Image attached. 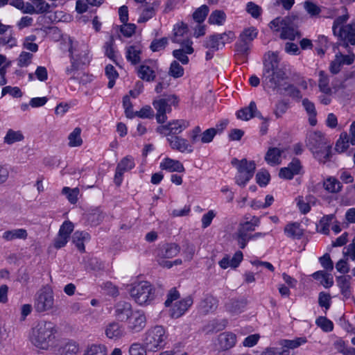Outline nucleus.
<instances>
[{
  "instance_id": "nucleus-1",
  "label": "nucleus",
  "mask_w": 355,
  "mask_h": 355,
  "mask_svg": "<svg viewBox=\"0 0 355 355\" xmlns=\"http://www.w3.org/2000/svg\"><path fill=\"white\" fill-rule=\"evenodd\" d=\"M287 78L286 66L280 63L277 53H267L263 60V86L300 101L302 98L301 92L294 85L285 83Z\"/></svg>"
},
{
  "instance_id": "nucleus-2",
  "label": "nucleus",
  "mask_w": 355,
  "mask_h": 355,
  "mask_svg": "<svg viewBox=\"0 0 355 355\" xmlns=\"http://www.w3.org/2000/svg\"><path fill=\"white\" fill-rule=\"evenodd\" d=\"M29 340L33 346L39 349L55 350L60 341L56 325L51 322H39L31 329Z\"/></svg>"
},
{
  "instance_id": "nucleus-3",
  "label": "nucleus",
  "mask_w": 355,
  "mask_h": 355,
  "mask_svg": "<svg viewBox=\"0 0 355 355\" xmlns=\"http://www.w3.org/2000/svg\"><path fill=\"white\" fill-rule=\"evenodd\" d=\"M270 27L274 31H281L280 38L294 40L301 36L298 31V19L296 16H288L284 18L277 17L270 23Z\"/></svg>"
},
{
  "instance_id": "nucleus-4",
  "label": "nucleus",
  "mask_w": 355,
  "mask_h": 355,
  "mask_svg": "<svg viewBox=\"0 0 355 355\" xmlns=\"http://www.w3.org/2000/svg\"><path fill=\"white\" fill-rule=\"evenodd\" d=\"M143 337L146 349L150 352H157L165 346L168 336L162 326L156 325L147 330Z\"/></svg>"
},
{
  "instance_id": "nucleus-5",
  "label": "nucleus",
  "mask_w": 355,
  "mask_h": 355,
  "mask_svg": "<svg viewBox=\"0 0 355 355\" xmlns=\"http://www.w3.org/2000/svg\"><path fill=\"white\" fill-rule=\"evenodd\" d=\"M130 294L137 304L147 305L155 298V289L149 282H141L132 286Z\"/></svg>"
},
{
  "instance_id": "nucleus-6",
  "label": "nucleus",
  "mask_w": 355,
  "mask_h": 355,
  "mask_svg": "<svg viewBox=\"0 0 355 355\" xmlns=\"http://www.w3.org/2000/svg\"><path fill=\"white\" fill-rule=\"evenodd\" d=\"M116 318L118 320L125 321L128 329L133 333L140 332L146 325V317L144 312H118Z\"/></svg>"
},
{
  "instance_id": "nucleus-7",
  "label": "nucleus",
  "mask_w": 355,
  "mask_h": 355,
  "mask_svg": "<svg viewBox=\"0 0 355 355\" xmlns=\"http://www.w3.org/2000/svg\"><path fill=\"white\" fill-rule=\"evenodd\" d=\"M193 303L191 296L180 298V294L175 287L171 288L164 302L166 308L172 309V311H188Z\"/></svg>"
},
{
  "instance_id": "nucleus-8",
  "label": "nucleus",
  "mask_w": 355,
  "mask_h": 355,
  "mask_svg": "<svg viewBox=\"0 0 355 355\" xmlns=\"http://www.w3.org/2000/svg\"><path fill=\"white\" fill-rule=\"evenodd\" d=\"M176 96L170 95L167 98L154 101L153 105L157 110L156 119L157 123H164L167 120L166 114L171 111V106L178 104Z\"/></svg>"
},
{
  "instance_id": "nucleus-9",
  "label": "nucleus",
  "mask_w": 355,
  "mask_h": 355,
  "mask_svg": "<svg viewBox=\"0 0 355 355\" xmlns=\"http://www.w3.org/2000/svg\"><path fill=\"white\" fill-rule=\"evenodd\" d=\"M34 307L36 311H49L54 308L53 291L49 287L44 286L37 292Z\"/></svg>"
},
{
  "instance_id": "nucleus-10",
  "label": "nucleus",
  "mask_w": 355,
  "mask_h": 355,
  "mask_svg": "<svg viewBox=\"0 0 355 355\" xmlns=\"http://www.w3.org/2000/svg\"><path fill=\"white\" fill-rule=\"evenodd\" d=\"M256 168L254 161H248L246 159L240 160L239 166H237L238 175L236 176V183L244 187L253 177Z\"/></svg>"
},
{
  "instance_id": "nucleus-11",
  "label": "nucleus",
  "mask_w": 355,
  "mask_h": 355,
  "mask_svg": "<svg viewBox=\"0 0 355 355\" xmlns=\"http://www.w3.org/2000/svg\"><path fill=\"white\" fill-rule=\"evenodd\" d=\"M190 125L189 122L184 119L173 120L166 125H159L156 131L164 136L171 137L178 136L184 130Z\"/></svg>"
},
{
  "instance_id": "nucleus-12",
  "label": "nucleus",
  "mask_w": 355,
  "mask_h": 355,
  "mask_svg": "<svg viewBox=\"0 0 355 355\" xmlns=\"http://www.w3.org/2000/svg\"><path fill=\"white\" fill-rule=\"evenodd\" d=\"M134 159L130 157L123 158L117 164L114 182L116 186H120L123 181V175L135 167Z\"/></svg>"
},
{
  "instance_id": "nucleus-13",
  "label": "nucleus",
  "mask_w": 355,
  "mask_h": 355,
  "mask_svg": "<svg viewBox=\"0 0 355 355\" xmlns=\"http://www.w3.org/2000/svg\"><path fill=\"white\" fill-rule=\"evenodd\" d=\"M337 35L343 42L344 47L347 48L349 44L355 45V23L340 27Z\"/></svg>"
},
{
  "instance_id": "nucleus-14",
  "label": "nucleus",
  "mask_w": 355,
  "mask_h": 355,
  "mask_svg": "<svg viewBox=\"0 0 355 355\" xmlns=\"http://www.w3.org/2000/svg\"><path fill=\"white\" fill-rule=\"evenodd\" d=\"M171 148L173 150L180 153H191L193 151L192 144H189L187 139L179 136H171L167 137Z\"/></svg>"
},
{
  "instance_id": "nucleus-15",
  "label": "nucleus",
  "mask_w": 355,
  "mask_h": 355,
  "mask_svg": "<svg viewBox=\"0 0 355 355\" xmlns=\"http://www.w3.org/2000/svg\"><path fill=\"white\" fill-rule=\"evenodd\" d=\"M192 44V41L191 40H187L185 44H181L182 48L175 49L173 51V57L179 60L182 64H187L189 62L187 54H191L193 53Z\"/></svg>"
},
{
  "instance_id": "nucleus-16",
  "label": "nucleus",
  "mask_w": 355,
  "mask_h": 355,
  "mask_svg": "<svg viewBox=\"0 0 355 355\" xmlns=\"http://www.w3.org/2000/svg\"><path fill=\"white\" fill-rule=\"evenodd\" d=\"M69 57H70V61H71V65L69 67H67L65 70V73L67 76H70L71 79H78V71L81 69L82 68L79 66L78 63V60L76 58V57L73 55V41L71 38H69Z\"/></svg>"
},
{
  "instance_id": "nucleus-17",
  "label": "nucleus",
  "mask_w": 355,
  "mask_h": 355,
  "mask_svg": "<svg viewBox=\"0 0 355 355\" xmlns=\"http://www.w3.org/2000/svg\"><path fill=\"white\" fill-rule=\"evenodd\" d=\"M180 251V247L176 243H166L157 249V257L161 259H171L175 257Z\"/></svg>"
},
{
  "instance_id": "nucleus-18",
  "label": "nucleus",
  "mask_w": 355,
  "mask_h": 355,
  "mask_svg": "<svg viewBox=\"0 0 355 355\" xmlns=\"http://www.w3.org/2000/svg\"><path fill=\"white\" fill-rule=\"evenodd\" d=\"M236 116L244 121H248L253 117L263 119L260 112L257 110V105L254 101H251L248 107L239 110L236 112Z\"/></svg>"
},
{
  "instance_id": "nucleus-19",
  "label": "nucleus",
  "mask_w": 355,
  "mask_h": 355,
  "mask_svg": "<svg viewBox=\"0 0 355 355\" xmlns=\"http://www.w3.org/2000/svg\"><path fill=\"white\" fill-rule=\"evenodd\" d=\"M236 343V336L232 332H223L218 336V345L220 350H227L233 347Z\"/></svg>"
},
{
  "instance_id": "nucleus-20",
  "label": "nucleus",
  "mask_w": 355,
  "mask_h": 355,
  "mask_svg": "<svg viewBox=\"0 0 355 355\" xmlns=\"http://www.w3.org/2000/svg\"><path fill=\"white\" fill-rule=\"evenodd\" d=\"M307 145L312 151L327 146L325 139L320 132L310 133L307 137Z\"/></svg>"
},
{
  "instance_id": "nucleus-21",
  "label": "nucleus",
  "mask_w": 355,
  "mask_h": 355,
  "mask_svg": "<svg viewBox=\"0 0 355 355\" xmlns=\"http://www.w3.org/2000/svg\"><path fill=\"white\" fill-rule=\"evenodd\" d=\"M174 35L171 40L174 43L183 44L189 40L187 36L188 26L186 24L182 23L181 25H177L173 28Z\"/></svg>"
},
{
  "instance_id": "nucleus-22",
  "label": "nucleus",
  "mask_w": 355,
  "mask_h": 355,
  "mask_svg": "<svg viewBox=\"0 0 355 355\" xmlns=\"http://www.w3.org/2000/svg\"><path fill=\"white\" fill-rule=\"evenodd\" d=\"M137 74L139 78L146 82H152L155 80L156 77L154 67L146 63H144L139 67Z\"/></svg>"
},
{
  "instance_id": "nucleus-23",
  "label": "nucleus",
  "mask_w": 355,
  "mask_h": 355,
  "mask_svg": "<svg viewBox=\"0 0 355 355\" xmlns=\"http://www.w3.org/2000/svg\"><path fill=\"white\" fill-rule=\"evenodd\" d=\"M73 55L77 58L78 63L81 68L90 62L91 58L89 55L87 47L84 44L80 45L78 49L73 46Z\"/></svg>"
},
{
  "instance_id": "nucleus-24",
  "label": "nucleus",
  "mask_w": 355,
  "mask_h": 355,
  "mask_svg": "<svg viewBox=\"0 0 355 355\" xmlns=\"http://www.w3.org/2000/svg\"><path fill=\"white\" fill-rule=\"evenodd\" d=\"M160 168L169 172H184V167L178 160L166 158L160 163Z\"/></svg>"
},
{
  "instance_id": "nucleus-25",
  "label": "nucleus",
  "mask_w": 355,
  "mask_h": 355,
  "mask_svg": "<svg viewBox=\"0 0 355 355\" xmlns=\"http://www.w3.org/2000/svg\"><path fill=\"white\" fill-rule=\"evenodd\" d=\"M91 239L89 234L85 231H76L72 236V242L81 252H85L84 242L89 241Z\"/></svg>"
},
{
  "instance_id": "nucleus-26",
  "label": "nucleus",
  "mask_w": 355,
  "mask_h": 355,
  "mask_svg": "<svg viewBox=\"0 0 355 355\" xmlns=\"http://www.w3.org/2000/svg\"><path fill=\"white\" fill-rule=\"evenodd\" d=\"M27 231L23 228L7 230L2 234V239L6 241H11L15 239L25 240L27 239Z\"/></svg>"
},
{
  "instance_id": "nucleus-27",
  "label": "nucleus",
  "mask_w": 355,
  "mask_h": 355,
  "mask_svg": "<svg viewBox=\"0 0 355 355\" xmlns=\"http://www.w3.org/2000/svg\"><path fill=\"white\" fill-rule=\"evenodd\" d=\"M123 334V330L117 322L109 324L105 329V335L110 339H118Z\"/></svg>"
},
{
  "instance_id": "nucleus-28",
  "label": "nucleus",
  "mask_w": 355,
  "mask_h": 355,
  "mask_svg": "<svg viewBox=\"0 0 355 355\" xmlns=\"http://www.w3.org/2000/svg\"><path fill=\"white\" fill-rule=\"evenodd\" d=\"M284 233L288 237L292 238L293 239H299L303 235V231L300 228V225L297 223H292L288 224L284 227Z\"/></svg>"
},
{
  "instance_id": "nucleus-29",
  "label": "nucleus",
  "mask_w": 355,
  "mask_h": 355,
  "mask_svg": "<svg viewBox=\"0 0 355 355\" xmlns=\"http://www.w3.org/2000/svg\"><path fill=\"white\" fill-rule=\"evenodd\" d=\"M227 319H215L209 322L205 329L207 332H218L223 330L227 325Z\"/></svg>"
},
{
  "instance_id": "nucleus-30",
  "label": "nucleus",
  "mask_w": 355,
  "mask_h": 355,
  "mask_svg": "<svg viewBox=\"0 0 355 355\" xmlns=\"http://www.w3.org/2000/svg\"><path fill=\"white\" fill-rule=\"evenodd\" d=\"M57 355H76L78 351V345L74 343H67L64 345H58L55 350Z\"/></svg>"
},
{
  "instance_id": "nucleus-31",
  "label": "nucleus",
  "mask_w": 355,
  "mask_h": 355,
  "mask_svg": "<svg viewBox=\"0 0 355 355\" xmlns=\"http://www.w3.org/2000/svg\"><path fill=\"white\" fill-rule=\"evenodd\" d=\"M302 105L309 116V123L313 126L315 125L317 123V112L314 103L310 101L308 98H304L302 100Z\"/></svg>"
},
{
  "instance_id": "nucleus-32",
  "label": "nucleus",
  "mask_w": 355,
  "mask_h": 355,
  "mask_svg": "<svg viewBox=\"0 0 355 355\" xmlns=\"http://www.w3.org/2000/svg\"><path fill=\"white\" fill-rule=\"evenodd\" d=\"M282 153V151L278 148H270L266 154L265 160L271 165L279 164Z\"/></svg>"
},
{
  "instance_id": "nucleus-33",
  "label": "nucleus",
  "mask_w": 355,
  "mask_h": 355,
  "mask_svg": "<svg viewBox=\"0 0 355 355\" xmlns=\"http://www.w3.org/2000/svg\"><path fill=\"white\" fill-rule=\"evenodd\" d=\"M306 342L307 340L305 337H299L294 340L282 339L279 340V345L282 347L288 348L291 350L299 347Z\"/></svg>"
},
{
  "instance_id": "nucleus-34",
  "label": "nucleus",
  "mask_w": 355,
  "mask_h": 355,
  "mask_svg": "<svg viewBox=\"0 0 355 355\" xmlns=\"http://www.w3.org/2000/svg\"><path fill=\"white\" fill-rule=\"evenodd\" d=\"M252 45L248 42L238 39L237 42L234 44L235 52L237 55L242 56L243 58H247L250 53Z\"/></svg>"
},
{
  "instance_id": "nucleus-35",
  "label": "nucleus",
  "mask_w": 355,
  "mask_h": 355,
  "mask_svg": "<svg viewBox=\"0 0 355 355\" xmlns=\"http://www.w3.org/2000/svg\"><path fill=\"white\" fill-rule=\"evenodd\" d=\"M140 54L141 51L135 46H130L126 49V59L134 65L140 62Z\"/></svg>"
},
{
  "instance_id": "nucleus-36",
  "label": "nucleus",
  "mask_w": 355,
  "mask_h": 355,
  "mask_svg": "<svg viewBox=\"0 0 355 355\" xmlns=\"http://www.w3.org/2000/svg\"><path fill=\"white\" fill-rule=\"evenodd\" d=\"M315 204V198L313 196H309L306 198V200L303 198H299L297 201V207L300 212L306 214L309 212L311 206Z\"/></svg>"
},
{
  "instance_id": "nucleus-37",
  "label": "nucleus",
  "mask_w": 355,
  "mask_h": 355,
  "mask_svg": "<svg viewBox=\"0 0 355 355\" xmlns=\"http://www.w3.org/2000/svg\"><path fill=\"white\" fill-rule=\"evenodd\" d=\"M250 236V233H248L238 227V230L235 233V239L236 240L240 248L244 249L246 247L248 241L251 240Z\"/></svg>"
},
{
  "instance_id": "nucleus-38",
  "label": "nucleus",
  "mask_w": 355,
  "mask_h": 355,
  "mask_svg": "<svg viewBox=\"0 0 355 355\" xmlns=\"http://www.w3.org/2000/svg\"><path fill=\"white\" fill-rule=\"evenodd\" d=\"M258 31L256 28L251 26L245 28L240 34L239 38L252 45V41L257 37Z\"/></svg>"
},
{
  "instance_id": "nucleus-39",
  "label": "nucleus",
  "mask_w": 355,
  "mask_h": 355,
  "mask_svg": "<svg viewBox=\"0 0 355 355\" xmlns=\"http://www.w3.org/2000/svg\"><path fill=\"white\" fill-rule=\"evenodd\" d=\"M24 138V137L21 131H15L12 129H9L4 137V142L10 145L15 142L22 141Z\"/></svg>"
},
{
  "instance_id": "nucleus-40",
  "label": "nucleus",
  "mask_w": 355,
  "mask_h": 355,
  "mask_svg": "<svg viewBox=\"0 0 355 355\" xmlns=\"http://www.w3.org/2000/svg\"><path fill=\"white\" fill-rule=\"evenodd\" d=\"M349 144L350 141L348 134L346 132H343L340 134V138L336 141L335 150L338 153H343L348 148Z\"/></svg>"
},
{
  "instance_id": "nucleus-41",
  "label": "nucleus",
  "mask_w": 355,
  "mask_h": 355,
  "mask_svg": "<svg viewBox=\"0 0 355 355\" xmlns=\"http://www.w3.org/2000/svg\"><path fill=\"white\" fill-rule=\"evenodd\" d=\"M312 152L315 158L320 162L325 163L327 161L329 160L331 157V147L329 146L317 149Z\"/></svg>"
},
{
  "instance_id": "nucleus-42",
  "label": "nucleus",
  "mask_w": 355,
  "mask_h": 355,
  "mask_svg": "<svg viewBox=\"0 0 355 355\" xmlns=\"http://www.w3.org/2000/svg\"><path fill=\"white\" fill-rule=\"evenodd\" d=\"M329 80L327 74L324 71L319 72L318 86L322 92L325 94L331 93V89L329 86Z\"/></svg>"
},
{
  "instance_id": "nucleus-43",
  "label": "nucleus",
  "mask_w": 355,
  "mask_h": 355,
  "mask_svg": "<svg viewBox=\"0 0 355 355\" xmlns=\"http://www.w3.org/2000/svg\"><path fill=\"white\" fill-rule=\"evenodd\" d=\"M81 129L76 128L68 136L69 146L70 147L80 146L83 144V139L80 137Z\"/></svg>"
},
{
  "instance_id": "nucleus-44",
  "label": "nucleus",
  "mask_w": 355,
  "mask_h": 355,
  "mask_svg": "<svg viewBox=\"0 0 355 355\" xmlns=\"http://www.w3.org/2000/svg\"><path fill=\"white\" fill-rule=\"evenodd\" d=\"M325 190L331 193H337L341 190L340 182L334 178H329L324 182Z\"/></svg>"
},
{
  "instance_id": "nucleus-45",
  "label": "nucleus",
  "mask_w": 355,
  "mask_h": 355,
  "mask_svg": "<svg viewBox=\"0 0 355 355\" xmlns=\"http://www.w3.org/2000/svg\"><path fill=\"white\" fill-rule=\"evenodd\" d=\"M203 46L207 49H211V51H217L219 49H223L220 44L219 40L216 37V35H211L207 37L204 42Z\"/></svg>"
},
{
  "instance_id": "nucleus-46",
  "label": "nucleus",
  "mask_w": 355,
  "mask_h": 355,
  "mask_svg": "<svg viewBox=\"0 0 355 355\" xmlns=\"http://www.w3.org/2000/svg\"><path fill=\"white\" fill-rule=\"evenodd\" d=\"M62 193L66 196L70 203L76 204L78 199V196L80 193V190L78 187L71 189L68 187H64L62 190Z\"/></svg>"
},
{
  "instance_id": "nucleus-47",
  "label": "nucleus",
  "mask_w": 355,
  "mask_h": 355,
  "mask_svg": "<svg viewBox=\"0 0 355 355\" xmlns=\"http://www.w3.org/2000/svg\"><path fill=\"white\" fill-rule=\"evenodd\" d=\"M226 18L225 13L222 10H216L209 15L208 21L211 24L222 25Z\"/></svg>"
},
{
  "instance_id": "nucleus-48",
  "label": "nucleus",
  "mask_w": 355,
  "mask_h": 355,
  "mask_svg": "<svg viewBox=\"0 0 355 355\" xmlns=\"http://www.w3.org/2000/svg\"><path fill=\"white\" fill-rule=\"evenodd\" d=\"M334 218V214L326 215L323 216L319 223V227L320 229L319 230V232L322 233L324 234H329V225L331 223L332 220Z\"/></svg>"
},
{
  "instance_id": "nucleus-49",
  "label": "nucleus",
  "mask_w": 355,
  "mask_h": 355,
  "mask_svg": "<svg viewBox=\"0 0 355 355\" xmlns=\"http://www.w3.org/2000/svg\"><path fill=\"white\" fill-rule=\"evenodd\" d=\"M153 3V4H154ZM146 7L143 10L139 18L138 19V23H144L151 19L155 14V10L153 5H147Z\"/></svg>"
},
{
  "instance_id": "nucleus-50",
  "label": "nucleus",
  "mask_w": 355,
  "mask_h": 355,
  "mask_svg": "<svg viewBox=\"0 0 355 355\" xmlns=\"http://www.w3.org/2000/svg\"><path fill=\"white\" fill-rule=\"evenodd\" d=\"M209 12V8L206 5H202L198 8L193 14V19L200 24L204 21Z\"/></svg>"
},
{
  "instance_id": "nucleus-51",
  "label": "nucleus",
  "mask_w": 355,
  "mask_h": 355,
  "mask_svg": "<svg viewBox=\"0 0 355 355\" xmlns=\"http://www.w3.org/2000/svg\"><path fill=\"white\" fill-rule=\"evenodd\" d=\"M184 74V69L179 64L178 61H173L169 68L168 74L169 76H173L175 78L182 77Z\"/></svg>"
},
{
  "instance_id": "nucleus-52",
  "label": "nucleus",
  "mask_w": 355,
  "mask_h": 355,
  "mask_svg": "<svg viewBox=\"0 0 355 355\" xmlns=\"http://www.w3.org/2000/svg\"><path fill=\"white\" fill-rule=\"evenodd\" d=\"M315 323L325 332H330L334 329L333 322L326 317L320 316L316 319Z\"/></svg>"
},
{
  "instance_id": "nucleus-53",
  "label": "nucleus",
  "mask_w": 355,
  "mask_h": 355,
  "mask_svg": "<svg viewBox=\"0 0 355 355\" xmlns=\"http://www.w3.org/2000/svg\"><path fill=\"white\" fill-rule=\"evenodd\" d=\"M216 134H217L216 129H215L214 128L207 129L206 130H205L203 132L201 133L200 137V141L202 144L210 143L211 141H212L213 139L214 138V137L216 136Z\"/></svg>"
},
{
  "instance_id": "nucleus-54",
  "label": "nucleus",
  "mask_w": 355,
  "mask_h": 355,
  "mask_svg": "<svg viewBox=\"0 0 355 355\" xmlns=\"http://www.w3.org/2000/svg\"><path fill=\"white\" fill-rule=\"evenodd\" d=\"M170 76L167 73H164L162 76H159L158 83L155 87V92L157 93H161L164 89H166L169 85Z\"/></svg>"
},
{
  "instance_id": "nucleus-55",
  "label": "nucleus",
  "mask_w": 355,
  "mask_h": 355,
  "mask_svg": "<svg viewBox=\"0 0 355 355\" xmlns=\"http://www.w3.org/2000/svg\"><path fill=\"white\" fill-rule=\"evenodd\" d=\"M200 307L204 311L216 309L217 308V301L212 296H207L202 301Z\"/></svg>"
},
{
  "instance_id": "nucleus-56",
  "label": "nucleus",
  "mask_w": 355,
  "mask_h": 355,
  "mask_svg": "<svg viewBox=\"0 0 355 355\" xmlns=\"http://www.w3.org/2000/svg\"><path fill=\"white\" fill-rule=\"evenodd\" d=\"M85 355H107V348L102 345H93L88 348Z\"/></svg>"
},
{
  "instance_id": "nucleus-57",
  "label": "nucleus",
  "mask_w": 355,
  "mask_h": 355,
  "mask_svg": "<svg viewBox=\"0 0 355 355\" xmlns=\"http://www.w3.org/2000/svg\"><path fill=\"white\" fill-rule=\"evenodd\" d=\"M167 44L168 39L166 37H162L159 40H153L150 49L152 51L157 52L164 49Z\"/></svg>"
},
{
  "instance_id": "nucleus-58",
  "label": "nucleus",
  "mask_w": 355,
  "mask_h": 355,
  "mask_svg": "<svg viewBox=\"0 0 355 355\" xmlns=\"http://www.w3.org/2000/svg\"><path fill=\"white\" fill-rule=\"evenodd\" d=\"M215 35L223 48L225 46V44L230 43L235 38L234 33L232 31L221 34L216 33Z\"/></svg>"
},
{
  "instance_id": "nucleus-59",
  "label": "nucleus",
  "mask_w": 355,
  "mask_h": 355,
  "mask_svg": "<svg viewBox=\"0 0 355 355\" xmlns=\"http://www.w3.org/2000/svg\"><path fill=\"white\" fill-rule=\"evenodd\" d=\"M270 180V174L266 170H261L256 174L257 183L261 187L266 186Z\"/></svg>"
},
{
  "instance_id": "nucleus-60",
  "label": "nucleus",
  "mask_w": 355,
  "mask_h": 355,
  "mask_svg": "<svg viewBox=\"0 0 355 355\" xmlns=\"http://www.w3.org/2000/svg\"><path fill=\"white\" fill-rule=\"evenodd\" d=\"M246 11L253 18L257 19L261 14V8L254 2H248L246 6Z\"/></svg>"
},
{
  "instance_id": "nucleus-61",
  "label": "nucleus",
  "mask_w": 355,
  "mask_h": 355,
  "mask_svg": "<svg viewBox=\"0 0 355 355\" xmlns=\"http://www.w3.org/2000/svg\"><path fill=\"white\" fill-rule=\"evenodd\" d=\"M32 2L36 8L37 14L50 12L51 6L44 0H32Z\"/></svg>"
},
{
  "instance_id": "nucleus-62",
  "label": "nucleus",
  "mask_w": 355,
  "mask_h": 355,
  "mask_svg": "<svg viewBox=\"0 0 355 355\" xmlns=\"http://www.w3.org/2000/svg\"><path fill=\"white\" fill-rule=\"evenodd\" d=\"M32 58V53L22 51L17 59L18 65L21 67H27L30 64Z\"/></svg>"
},
{
  "instance_id": "nucleus-63",
  "label": "nucleus",
  "mask_w": 355,
  "mask_h": 355,
  "mask_svg": "<svg viewBox=\"0 0 355 355\" xmlns=\"http://www.w3.org/2000/svg\"><path fill=\"white\" fill-rule=\"evenodd\" d=\"M74 228L73 223L69 220L64 221L60 226L59 230V234L69 239L70 234L73 232Z\"/></svg>"
},
{
  "instance_id": "nucleus-64",
  "label": "nucleus",
  "mask_w": 355,
  "mask_h": 355,
  "mask_svg": "<svg viewBox=\"0 0 355 355\" xmlns=\"http://www.w3.org/2000/svg\"><path fill=\"white\" fill-rule=\"evenodd\" d=\"M147 349L145 346L140 343H133L129 349L130 355H146Z\"/></svg>"
}]
</instances>
